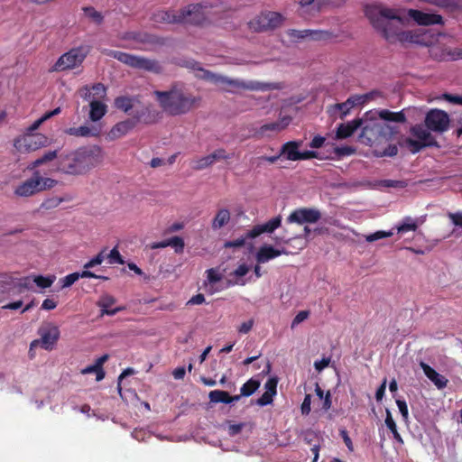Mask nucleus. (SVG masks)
<instances>
[{"mask_svg": "<svg viewBox=\"0 0 462 462\" xmlns=\"http://www.w3.org/2000/svg\"><path fill=\"white\" fill-rule=\"evenodd\" d=\"M277 383H278V379L276 377L269 378L264 384L265 391L276 395Z\"/></svg>", "mask_w": 462, "mask_h": 462, "instance_id": "obj_56", "label": "nucleus"}, {"mask_svg": "<svg viewBox=\"0 0 462 462\" xmlns=\"http://www.w3.org/2000/svg\"><path fill=\"white\" fill-rule=\"evenodd\" d=\"M384 126L377 124V123H367L362 128V133L360 134V138H365L367 142L362 141L363 143L368 144L375 138V135L383 134Z\"/></svg>", "mask_w": 462, "mask_h": 462, "instance_id": "obj_26", "label": "nucleus"}, {"mask_svg": "<svg viewBox=\"0 0 462 462\" xmlns=\"http://www.w3.org/2000/svg\"><path fill=\"white\" fill-rule=\"evenodd\" d=\"M300 143V142L290 141L282 144L280 150L281 157L283 156L289 161H298Z\"/></svg>", "mask_w": 462, "mask_h": 462, "instance_id": "obj_25", "label": "nucleus"}, {"mask_svg": "<svg viewBox=\"0 0 462 462\" xmlns=\"http://www.w3.org/2000/svg\"><path fill=\"white\" fill-rule=\"evenodd\" d=\"M382 184L387 188L403 189L407 186V181L394 180H384L382 181Z\"/></svg>", "mask_w": 462, "mask_h": 462, "instance_id": "obj_54", "label": "nucleus"}, {"mask_svg": "<svg viewBox=\"0 0 462 462\" xmlns=\"http://www.w3.org/2000/svg\"><path fill=\"white\" fill-rule=\"evenodd\" d=\"M89 106V118L93 122L100 120L107 112L106 105L96 99L90 101Z\"/></svg>", "mask_w": 462, "mask_h": 462, "instance_id": "obj_29", "label": "nucleus"}, {"mask_svg": "<svg viewBox=\"0 0 462 462\" xmlns=\"http://www.w3.org/2000/svg\"><path fill=\"white\" fill-rule=\"evenodd\" d=\"M160 107L167 114L172 116L188 114L198 107L201 102L199 96H195L190 92L185 91L177 85L171 86L169 90L153 91Z\"/></svg>", "mask_w": 462, "mask_h": 462, "instance_id": "obj_3", "label": "nucleus"}, {"mask_svg": "<svg viewBox=\"0 0 462 462\" xmlns=\"http://www.w3.org/2000/svg\"><path fill=\"white\" fill-rule=\"evenodd\" d=\"M284 21L282 14L264 11L248 22V27L254 32L272 31L280 27Z\"/></svg>", "mask_w": 462, "mask_h": 462, "instance_id": "obj_11", "label": "nucleus"}, {"mask_svg": "<svg viewBox=\"0 0 462 462\" xmlns=\"http://www.w3.org/2000/svg\"><path fill=\"white\" fill-rule=\"evenodd\" d=\"M282 217L279 215L273 217L266 223L255 225L252 229L248 230L245 236L231 241H226L224 245L226 248L242 247L245 244L246 239H254L263 233H273L275 229L281 226Z\"/></svg>", "mask_w": 462, "mask_h": 462, "instance_id": "obj_10", "label": "nucleus"}, {"mask_svg": "<svg viewBox=\"0 0 462 462\" xmlns=\"http://www.w3.org/2000/svg\"><path fill=\"white\" fill-rule=\"evenodd\" d=\"M310 316L309 310H301L292 319L291 328H294L296 326H298L300 323L303 322L305 319H307Z\"/></svg>", "mask_w": 462, "mask_h": 462, "instance_id": "obj_55", "label": "nucleus"}, {"mask_svg": "<svg viewBox=\"0 0 462 462\" xmlns=\"http://www.w3.org/2000/svg\"><path fill=\"white\" fill-rule=\"evenodd\" d=\"M260 384L261 383L259 380L254 378L249 379L242 385L240 389L241 395L245 397L251 396L260 387Z\"/></svg>", "mask_w": 462, "mask_h": 462, "instance_id": "obj_32", "label": "nucleus"}, {"mask_svg": "<svg viewBox=\"0 0 462 462\" xmlns=\"http://www.w3.org/2000/svg\"><path fill=\"white\" fill-rule=\"evenodd\" d=\"M203 302H205V296L202 293H198L188 300L187 305H199Z\"/></svg>", "mask_w": 462, "mask_h": 462, "instance_id": "obj_63", "label": "nucleus"}, {"mask_svg": "<svg viewBox=\"0 0 462 462\" xmlns=\"http://www.w3.org/2000/svg\"><path fill=\"white\" fill-rule=\"evenodd\" d=\"M228 393L221 390H213L209 392L208 398L211 402L214 403H225L228 404Z\"/></svg>", "mask_w": 462, "mask_h": 462, "instance_id": "obj_34", "label": "nucleus"}, {"mask_svg": "<svg viewBox=\"0 0 462 462\" xmlns=\"http://www.w3.org/2000/svg\"><path fill=\"white\" fill-rule=\"evenodd\" d=\"M134 127V120H131L130 118L118 122L109 131L108 138L110 140L119 139L127 134Z\"/></svg>", "mask_w": 462, "mask_h": 462, "instance_id": "obj_21", "label": "nucleus"}, {"mask_svg": "<svg viewBox=\"0 0 462 462\" xmlns=\"http://www.w3.org/2000/svg\"><path fill=\"white\" fill-rule=\"evenodd\" d=\"M65 134L73 136H80V137H89V136H98L101 132V128L97 125H81L79 127H69L66 129Z\"/></svg>", "mask_w": 462, "mask_h": 462, "instance_id": "obj_24", "label": "nucleus"}, {"mask_svg": "<svg viewBox=\"0 0 462 462\" xmlns=\"http://www.w3.org/2000/svg\"><path fill=\"white\" fill-rule=\"evenodd\" d=\"M168 246L174 248L175 253L180 254L184 250L185 243L184 240L180 236H172L167 239Z\"/></svg>", "mask_w": 462, "mask_h": 462, "instance_id": "obj_42", "label": "nucleus"}, {"mask_svg": "<svg viewBox=\"0 0 462 462\" xmlns=\"http://www.w3.org/2000/svg\"><path fill=\"white\" fill-rule=\"evenodd\" d=\"M115 302H116V299L112 295L104 294L100 297L97 305L101 310H106L107 308H110Z\"/></svg>", "mask_w": 462, "mask_h": 462, "instance_id": "obj_49", "label": "nucleus"}, {"mask_svg": "<svg viewBox=\"0 0 462 462\" xmlns=\"http://www.w3.org/2000/svg\"><path fill=\"white\" fill-rule=\"evenodd\" d=\"M310 403H311V397L310 394H307L303 400V402L301 404V413L303 415H308L310 412Z\"/></svg>", "mask_w": 462, "mask_h": 462, "instance_id": "obj_59", "label": "nucleus"}, {"mask_svg": "<svg viewBox=\"0 0 462 462\" xmlns=\"http://www.w3.org/2000/svg\"><path fill=\"white\" fill-rule=\"evenodd\" d=\"M231 218L230 211L227 208L217 210L216 216L212 219L211 227L213 230H218L226 226Z\"/></svg>", "mask_w": 462, "mask_h": 462, "instance_id": "obj_30", "label": "nucleus"}, {"mask_svg": "<svg viewBox=\"0 0 462 462\" xmlns=\"http://www.w3.org/2000/svg\"><path fill=\"white\" fill-rule=\"evenodd\" d=\"M131 120H134V125L137 124L152 125L157 121V113L153 111L149 106H143L140 109H135Z\"/></svg>", "mask_w": 462, "mask_h": 462, "instance_id": "obj_20", "label": "nucleus"}, {"mask_svg": "<svg viewBox=\"0 0 462 462\" xmlns=\"http://www.w3.org/2000/svg\"><path fill=\"white\" fill-rule=\"evenodd\" d=\"M58 157L59 156L57 151H49L40 158L32 162L27 166V170L33 171L32 176L20 183L15 188L14 194L17 197L26 198L55 187L58 184V180L49 177H42L37 168L42 164L51 162L56 158L58 159Z\"/></svg>", "mask_w": 462, "mask_h": 462, "instance_id": "obj_4", "label": "nucleus"}, {"mask_svg": "<svg viewBox=\"0 0 462 462\" xmlns=\"http://www.w3.org/2000/svg\"><path fill=\"white\" fill-rule=\"evenodd\" d=\"M79 279V273H72L60 279L62 288H67L74 284Z\"/></svg>", "mask_w": 462, "mask_h": 462, "instance_id": "obj_51", "label": "nucleus"}, {"mask_svg": "<svg viewBox=\"0 0 462 462\" xmlns=\"http://www.w3.org/2000/svg\"><path fill=\"white\" fill-rule=\"evenodd\" d=\"M363 125L361 118H356L347 123L340 124L337 128L336 136L337 139H346L350 137Z\"/></svg>", "mask_w": 462, "mask_h": 462, "instance_id": "obj_22", "label": "nucleus"}, {"mask_svg": "<svg viewBox=\"0 0 462 462\" xmlns=\"http://www.w3.org/2000/svg\"><path fill=\"white\" fill-rule=\"evenodd\" d=\"M51 140L39 133H24L14 140V147L19 152H32L41 148L47 147Z\"/></svg>", "mask_w": 462, "mask_h": 462, "instance_id": "obj_12", "label": "nucleus"}, {"mask_svg": "<svg viewBox=\"0 0 462 462\" xmlns=\"http://www.w3.org/2000/svg\"><path fill=\"white\" fill-rule=\"evenodd\" d=\"M398 153V147L396 144H389L383 152L381 153L382 156L393 157Z\"/></svg>", "mask_w": 462, "mask_h": 462, "instance_id": "obj_61", "label": "nucleus"}, {"mask_svg": "<svg viewBox=\"0 0 462 462\" xmlns=\"http://www.w3.org/2000/svg\"><path fill=\"white\" fill-rule=\"evenodd\" d=\"M89 51L90 47L88 45L70 49L58 59L52 67V70L64 71L80 66L89 53Z\"/></svg>", "mask_w": 462, "mask_h": 462, "instance_id": "obj_9", "label": "nucleus"}, {"mask_svg": "<svg viewBox=\"0 0 462 462\" xmlns=\"http://www.w3.org/2000/svg\"><path fill=\"white\" fill-rule=\"evenodd\" d=\"M106 95V88L102 83H96L91 88V92L86 94V98L93 96L94 98H103Z\"/></svg>", "mask_w": 462, "mask_h": 462, "instance_id": "obj_39", "label": "nucleus"}, {"mask_svg": "<svg viewBox=\"0 0 462 462\" xmlns=\"http://www.w3.org/2000/svg\"><path fill=\"white\" fill-rule=\"evenodd\" d=\"M40 338L34 339L30 344L29 355L32 358L34 356L32 350L37 346L51 351L60 337V331L57 325L51 322H44L38 328Z\"/></svg>", "mask_w": 462, "mask_h": 462, "instance_id": "obj_8", "label": "nucleus"}, {"mask_svg": "<svg viewBox=\"0 0 462 462\" xmlns=\"http://www.w3.org/2000/svg\"><path fill=\"white\" fill-rule=\"evenodd\" d=\"M110 263L124 264L125 261L116 247H114L107 254Z\"/></svg>", "mask_w": 462, "mask_h": 462, "instance_id": "obj_52", "label": "nucleus"}, {"mask_svg": "<svg viewBox=\"0 0 462 462\" xmlns=\"http://www.w3.org/2000/svg\"><path fill=\"white\" fill-rule=\"evenodd\" d=\"M364 102V97L362 96H354L348 97L345 102L338 103L335 105V107L340 111L341 116L340 117H345L349 111L356 106V105H359Z\"/></svg>", "mask_w": 462, "mask_h": 462, "instance_id": "obj_28", "label": "nucleus"}, {"mask_svg": "<svg viewBox=\"0 0 462 462\" xmlns=\"http://www.w3.org/2000/svg\"><path fill=\"white\" fill-rule=\"evenodd\" d=\"M288 125V122L282 123V122H273L270 124H265L261 126V133H265L267 131H273V132H280L282 129L285 128V126Z\"/></svg>", "mask_w": 462, "mask_h": 462, "instance_id": "obj_46", "label": "nucleus"}, {"mask_svg": "<svg viewBox=\"0 0 462 462\" xmlns=\"http://www.w3.org/2000/svg\"><path fill=\"white\" fill-rule=\"evenodd\" d=\"M209 82L216 85L226 84L234 88L247 89L253 91H267L280 89L279 83H263L259 81H244L238 79H230L228 77L212 72L209 77Z\"/></svg>", "mask_w": 462, "mask_h": 462, "instance_id": "obj_7", "label": "nucleus"}, {"mask_svg": "<svg viewBox=\"0 0 462 462\" xmlns=\"http://www.w3.org/2000/svg\"><path fill=\"white\" fill-rule=\"evenodd\" d=\"M428 3L448 9H456L458 7V0H426Z\"/></svg>", "mask_w": 462, "mask_h": 462, "instance_id": "obj_41", "label": "nucleus"}, {"mask_svg": "<svg viewBox=\"0 0 462 462\" xmlns=\"http://www.w3.org/2000/svg\"><path fill=\"white\" fill-rule=\"evenodd\" d=\"M393 235V231H376L373 234H370L368 236H365V240L369 243H373L374 241L391 237Z\"/></svg>", "mask_w": 462, "mask_h": 462, "instance_id": "obj_44", "label": "nucleus"}, {"mask_svg": "<svg viewBox=\"0 0 462 462\" xmlns=\"http://www.w3.org/2000/svg\"><path fill=\"white\" fill-rule=\"evenodd\" d=\"M107 55L134 69H143L155 74L162 72V67L156 60L148 59L119 51H109Z\"/></svg>", "mask_w": 462, "mask_h": 462, "instance_id": "obj_6", "label": "nucleus"}, {"mask_svg": "<svg viewBox=\"0 0 462 462\" xmlns=\"http://www.w3.org/2000/svg\"><path fill=\"white\" fill-rule=\"evenodd\" d=\"M104 152L98 145L79 147L60 153L57 161V171L70 176H83L99 165Z\"/></svg>", "mask_w": 462, "mask_h": 462, "instance_id": "obj_2", "label": "nucleus"}, {"mask_svg": "<svg viewBox=\"0 0 462 462\" xmlns=\"http://www.w3.org/2000/svg\"><path fill=\"white\" fill-rule=\"evenodd\" d=\"M430 132L431 131L428 129L425 125H414L411 127L410 133L416 137V139L406 137L403 140V145L412 153H417L426 147L439 148V143Z\"/></svg>", "mask_w": 462, "mask_h": 462, "instance_id": "obj_5", "label": "nucleus"}, {"mask_svg": "<svg viewBox=\"0 0 462 462\" xmlns=\"http://www.w3.org/2000/svg\"><path fill=\"white\" fill-rule=\"evenodd\" d=\"M407 14L419 25L429 26L444 23L443 17L437 14H428L416 9H409Z\"/></svg>", "mask_w": 462, "mask_h": 462, "instance_id": "obj_18", "label": "nucleus"}, {"mask_svg": "<svg viewBox=\"0 0 462 462\" xmlns=\"http://www.w3.org/2000/svg\"><path fill=\"white\" fill-rule=\"evenodd\" d=\"M396 404L398 406V409L402 414V416L403 417L404 420H407L408 419V415H409V411H408V406H407V403L404 400H396Z\"/></svg>", "mask_w": 462, "mask_h": 462, "instance_id": "obj_58", "label": "nucleus"}, {"mask_svg": "<svg viewBox=\"0 0 462 462\" xmlns=\"http://www.w3.org/2000/svg\"><path fill=\"white\" fill-rule=\"evenodd\" d=\"M207 278L210 283H215L221 280V276L214 269L207 271Z\"/></svg>", "mask_w": 462, "mask_h": 462, "instance_id": "obj_62", "label": "nucleus"}, {"mask_svg": "<svg viewBox=\"0 0 462 462\" xmlns=\"http://www.w3.org/2000/svg\"><path fill=\"white\" fill-rule=\"evenodd\" d=\"M33 282L36 283V285L42 289L49 288L52 285L54 282L53 276H42V275H37L34 276Z\"/></svg>", "mask_w": 462, "mask_h": 462, "instance_id": "obj_43", "label": "nucleus"}, {"mask_svg": "<svg viewBox=\"0 0 462 462\" xmlns=\"http://www.w3.org/2000/svg\"><path fill=\"white\" fill-rule=\"evenodd\" d=\"M378 116L381 119L389 122L405 123L406 116L403 110L399 112H393L388 109H382L378 112Z\"/></svg>", "mask_w": 462, "mask_h": 462, "instance_id": "obj_31", "label": "nucleus"}, {"mask_svg": "<svg viewBox=\"0 0 462 462\" xmlns=\"http://www.w3.org/2000/svg\"><path fill=\"white\" fill-rule=\"evenodd\" d=\"M448 217L455 226H462V212L448 213Z\"/></svg>", "mask_w": 462, "mask_h": 462, "instance_id": "obj_60", "label": "nucleus"}, {"mask_svg": "<svg viewBox=\"0 0 462 462\" xmlns=\"http://www.w3.org/2000/svg\"><path fill=\"white\" fill-rule=\"evenodd\" d=\"M273 396L274 394H273L272 393H269V392H264L262 396L260 398L257 399L256 401V403L259 405V406H266V405H269L273 402Z\"/></svg>", "mask_w": 462, "mask_h": 462, "instance_id": "obj_53", "label": "nucleus"}, {"mask_svg": "<svg viewBox=\"0 0 462 462\" xmlns=\"http://www.w3.org/2000/svg\"><path fill=\"white\" fill-rule=\"evenodd\" d=\"M213 162L220 160H229L233 158L234 153L227 152L225 149H217L212 153L209 154Z\"/></svg>", "mask_w": 462, "mask_h": 462, "instance_id": "obj_45", "label": "nucleus"}, {"mask_svg": "<svg viewBox=\"0 0 462 462\" xmlns=\"http://www.w3.org/2000/svg\"><path fill=\"white\" fill-rule=\"evenodd\" d=\"M321 218V213L314 208H300L293 210L287 217L289 224L296 223L298 225L314 224Z\"/></svg>", "mask_w": 462, "mask_h": 462, "instance_id": "obj_16", "label": "nucleus"}, {"mask_svg": "<svg viewBox=\"0 0 462 462\" xmlns=\"http://www.w3.org/2000/svg\"><path fill=\"white\" fill-rule=\"evenodd\" d=\"M418 227L417 223L410 217L403 219V223L397 226V232L403 234L409 231H415Z\"/></svg>", "mask_w": 462, "mask_h": 462, "instance_id": "obj_38", "label": "nucleus"}, {"mask_svg": "<svg viewBox=\"0 0 462 462\" xmlns=\"http://www.w3.org/2000/svg\"><path fill=\"white\" fill-rule=\"evenodd\" d=\"M333 33L324 30H308V38L314 41H323L332 38Z\"/></svg>", "mask_w": 462, "mask_h": 462, "instance_id": "obj_37", "label": "nucleus"}, {"mask_svg": "<svg viewBox=\"0 0 462 462\" xmlns=\"http://www.w3.org/2000/svg\"><path fill=\"white\" fill-rule=\"evenodd\" d=\"M365 14L373 28L389 43H420V35L411 31H402V18L398 11L381 4L367 5Z\"/></svg>", "mask_w": 462, "mask_h": 462, "instance_id": "obj_1", "label": "nucleus"}, {"mask_svg": "<svg viewBox=\"0 0 462 462\" xmlns=\"http://www.w3.org/2000/svg\"><path fill=\"white\" fill-rule=\"evenodd\" d=\"M450 118L447 112L433 108L426 113L424 118L425 126L437 134H443L448 130Z\"/></svg>", "mask_w": 462, "mask_h": 462, "instance_id": "obj_14", "label": "nucleus"}, {"mask_svg": "<svg viewBox=\"0 0 462 462\" xmlns=\"http://www.w3.org/2000/svg\"><path fill=\"white\" fill-rule=\"evenodd\" d=\"M385 424L387 428L391 430V432L393 435V438L399 442L403 443L402 438L400 435V433L397 430V426L395 421L393 420L392 414L390 411H386V418H385Z\"/></svg>", "mask_w": 462, "mask_h": 462, "instance_id": "obj_35", "label": "nucleus"}, {"mask_svg": "<svg viewBox=\"0 0 462 462\" xmlns=\"http://www.w3.org/2000/svg\"><path fill=\"white\" fill-rule=\"evenodd\" d=\"M116 108L125 113H128L134 106L133 98L126 96H120L115 99Z\"/></svg>", "mask_w": 462, "mask_h": 462, "instance_id": "obj_33", "label": "nucleus"}, {"mask_svg": "<svg viewBox=\"0 0 462 462\" xmlns=\"http://www.w3.org/2000/svg\"><path fill=\"white\" fill-rule=\"evenodd\" d=\"M62 201H64V199L54 197V198H51V199H49L45 200L43 202L42 206L45 208L49 209V208H52L58 207Z\"/></svg>", "mask_w": 462, "mask_h": 462, "instance_id": "obj_57", "label": "nucleus"}, {"mask_svg": "<svg viewBox=\"0 0 462 462\" xmlns=\"http://www.w3.org/2000/svg\"><path fill=\"white\" fill-rule=\"evenodd\" d=\"M121 39L125 41H134L138 43L145 45H162L164 40L155 34H152L146 32L132 31L125 32L121 35Z\"/></svg>", "mask_w": 462, "mask_h": 462, "instance_id": "obj_17", "label": "nucleus"}, {"mask_svg": "<svg viewBox=\"0 0 462 462\" xmlns=\"http://www.w3.org/2000/svg\"><path fill=\"white\" fill-rule=\"evenodd\" d=\"M282 254H289V251L285 248L277 249L270 245H262L255 255L257 263H264L273 260Z\"/></svg>", "mask_w": 462, "mask_h": 462, "instance_id": "obj_19", "label": "nucleus"}, {"mask_svg": "<svg viewBox=\"0 0 462 462\" xmlns=\"http://www.w3.org/2000/svg\"><path fill=\"white\" fill-rule=\"evenodd\" d=\"M104 259H105V250H102L95 257H93L88 262H87L84 264V268L90 269V268L95 267L96 265H99L103 263Z\"/></svg>", "mask_w": 462, "mask_h": 462, "instance_id": "obj_50", "label": "nucleus"}, {"mask_svg": "<svg viewBox=\"0 0 462 462\" xmlns=\"http://www.w3.org/2000/svg\"><path fill=\"white\" fill-rule=\"evenodd\" d=\"M345 0H300L299 2L301 10L300 15L308 17L319 13L326 7L340 6Z\"/></svg>", "mask_w": 462, "mask_h": 462, "instance_id": "obj_15", "label": "nucleus"}, {"mask_svg": "<svg viewBox=\"0 0 462 462\" xmlns=\"http://www.w3.org/2000/svg\"><path fill=\"white\" fill-rule=\"evenodd\" d=\"M83 11L85 14L92 21H94L97 24H101L103 23L104 17L102 14L97 11L94 7L86 6L83 7Z\"/></svg>", "mask_w": 462, "mask_h": 462, "instance_id": "obj_40", "label": "nucleus"}, {"mask_svg": "<svg viewBox=\"0 0 462 462\" xmlns=\"http://www.w3.org/2000/svg\"><path fill=\"white\" fill-rule=\"evenodd\" d=\"M213 163L214 162H213L210 155L208 154L207 156L193 160L191 162V167L193 170L201 171L203 169H206V168L211 166Z\"/></svg>", "mask_w": 462, "mask_h": 462, "instance_id": "obj_36", "label": "nucleus"}, {"mask_svg": "<svg viewBox=\"0 0 462 462\" xmlns=\"http://www.w3.org/2000/svg\"><path fill=\"white\" fill-rule=\"evenodd\" d=\"M254 319H249L248 321L243 322L238 328L239 333L247 334L254 326Z\"/></svg>", "mask_w": 462, "mask_h": 462, "instance_id": "obj_64", "label": "nucleus"}, {"mask_svg": "<svg viewBox=\"0 0 462 462\" xmlns=\"http://www.w3.org/2000/svg\"><path fill=\"white\" fill-rule=\"evenodd\" d=\"M206 8L200 4H192L179 11V23L205 25L208 23Z\"/></svg>", "mask_w": 462, "mask_h": 462, "instance_id": "obj_13", "label": "nucleus"}, {"mask_svg": "<svg viewBox=\"0 0 462 462\" xmlns=\"http://www.w3.org/2000/svg\"><path fill=\"white\" fill-rule=\"evenodd\" d=\"M287 34L291 41L300 42L302 39L308 38V30L290 29L288 30Z\"/></svg>", "mask_w": 462, "mask_h": 462, "instance_id": "obj_48", "label": "nucleus"}, {"mask_svg": "<svg viewBox=\"0 0 462 462\" xmlns=\"http://www.w3.org/2000/svg\"><path fill=\"white\" fill-rule=\"evenodd\" d=\"M81 373L83 374L95 373L97 375V381H101L105 377V372L103 368H99L96 364L87 366L81 371Z\"/></svg>", "mask_w": 462, "mask_h": 462, "instance_id": "obj_47", "label": "nucleus"}, {"mask_svg": "<svg viewBox=\"0 0 462 462\" xmlns=\"http://www.w3.org/2000/svg\"><path fill=\"white\" fill-rule=\"evenodd\" d=\"M152 20L159 23H179V13L159 10L152 14Z\"/></svg>", "mask_w": 462, "mask_h": 462, "instance_id": "obj_27", "label": "nucleus"}, {"mask_svg": "<svg viewBox=\"0 0 462 462\" xmlns=\"http://www.w3.org/2000/svg\"><path fill=\"white\" fill-rule=\"evenodd\" d=\"M425 375L435 384L438 389H443L447 386L448 380L442 374H439L435 369L424 362L420 364Z\"/></svg>", "mask_w": 462, "mask_h": 462, "instance_id": "obj_23", "label": "nucleus"}]
</instances>
